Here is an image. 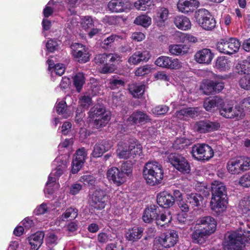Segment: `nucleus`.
<instances>
[{
    "instance_id": "3c124183",
    "label": "nucleus",
    "mask_w": 250,
    "mask_h": 250,
    "mask_svg": "<svg viewBox=\"0 0 250 250\" xmlns=\"http://www.w3.org/2000/svg\"><path fill=\"white\" fill-rule=\"evenodd\" d=\"M231 113L233 115L232 117L229 118V119H233L236 118L237 119L241 118L245 116V113L244 110L240 106H235L233 107L232 106L231 107Z\"/></svg>"
},
{
    "instance_id": "6ab92c4d",
    "label": "nucleus",
    "mask_w": 250,
    "mask_h": 250,
    "mask_svg": "<svg viewBox=\"0 0 250 250\" xmlns=\"http://www.w3.org/2000/svg\"><path fill=\"white\" fill-rule=\"evenodd\" d=\"M53 165L56 166V168L54 169L49 176L53 178H55V181L61 175H62L67 166V163L66 159L64 160L63 157H57L53 162Z\"/></svg>"
},
{
    "instance_id": "37998d69",
    "label": "nucleus",
    "mask_w": 250,
    "mask_h": 250,
    "mask_svg": "<svg viewBox=\"0 0 250 250\" xmlns=\"http://www.w3.org/2000/svg\"><path fill=\"white\" fill-rule=\"evenodd\" d=\"M134 22L137 25L147 27L151 24V19L146 15H142L136 17Z\"/></svg>"
},
{
    "instance_id": "72a5a7b5",
    "label": "nucleus",
    "mask_w": 250,
    "mask_h": 250,
    "mask_svg": "<svg viewBox=\"0 0 250 250\" xmlns=\"http://www.w3.org/2000/svg\"><path fill=\"white\" fill-rule=\"evenodd\" d=\"M203 200V197L200 194L194 193L187 194L186 201L192 208L201 206Z\"/></svg>"
},
{
    "instance_id": "4be33fe9",
    "label": "nucleus",
    "mask_w": 250,
    "mask_h": 250,
    "mask_svg": "<svg viewBox=\"0 0 250 250\" xmlns=\"http://www.w3.org/2000/svg\"><path fill=\"white\" fill-rule=\"evenodd\" d=\"M178 240V235L175 230H171L166 234L165 237H160L159 239L161 245L165 248H170L174 246Z\"/></svg>"
},
{
    "instance_id": "58836bf2",
    "label": "nucleus",
    "mask_w": 250,
    "mask_h": 250,
    "mask_svg": "<svg viewBox=\"0 0 250 250\" xmlns=\"http://www.w3.org/2000/svg\"><path fill=\"white\" fill-rule=\"evenodd\" d=\"M58 187L59 185L55 182V178H53L51 176H49L44 189L45 194H48L49 195H52Z\"/></svg>"
},
{
    "instance_id": "9b49d317",
    "label": "nucleus",
    "mask_w": 250,
    "mask_h": 250,
    "mask_svg": "<svg viewBox=\"0 0 250 250\" xmlns=\"http://www.w3.org/2000/svg\"><path fill=\"white\" fill-rule=\"evenodd\" d=\"M197 224L200 226L201 229L209 236L215 232L217 226L215 220L209 216L200 218L197 220Z\"/></svg>"
},
{
    "instance_id": "1a4fd4ad",
    "label": "nucleus",
    "mask_w": 250,
    "mask_h": 250,
    "mask_svg": "<svg viewBox=\"0 0 250 250\" xmlns=\"http://www.w3.org/2000/svg\"><path fill=\"white\" fill-rule=\"evenodd\" d=\"M155 63L158 66L173 70L180 69L183 67V63L179 59L167 56L159 57Z\"/></svg>"
},
{
    "instance_id": "473e14b6",
    "label": "nucleus",
    "mask_w": 250,
    "mask_h": 250,
    "mask_svg": "<svg viewBox=\"0 0 250 250\" xmlns=\"http://www.w3.org/2000/svg\"><path fill=\"white\" fill-rule=\"evenodd\" d=\"M56 109L58 114L62 115L64 118H67L70 116L73 111L70 106L67 107L64 101L57 102Z\"/></svg>"
},
{
    "instance_id": "de8ad7c7",
    "label": "nucleus",
    "mask_w": 250,
    "mask_h": 250,
    "mask_svg": "<svg viewBox=\"0 0 250 250\" xmlns=\"http://www.w3.org/2000/svg\"><path fill=\"white\" fill-rule=\"evenodd\" d=\"M228 41L230 54L237 52L240 47V42L235 38H230Z\"/></svg>"
},
{
    "instance_id": "4d7b16f0",
    "label": "nucleus",
    "mask_w": 250,
    "mask_h": 250,
    "mask_svg": "<svg viewBox=\"0 0 250 250\" xmlns=\"http://www.w3.org/2000/svg\"><path fill=\"white\" fill-rule=\"evenodd\" d=\"M239 183L242 187L244 188L250 187V171L244 174L239 178Z\"/></svg>"
},
{
    "instance_id": "052dcab7",
    "label": "nucleus",
    "mask_w": 250,
    "mask_h": 250,
    "mask_svg": "<svg viewBox=\"0 0 250 250\" xmlns=\"http://www.w3.org/2000/svg\"><path fill=\"white\" fill-rule=\"evenodd\" d=\"M50 209V208L45 203H42L38 206L34 210V213L36 215L42 214L47 212Z\"/></svg>"
},
{
    "instance_id": "a878e982",
    "label": "nucleus",
    "mask_w": 250,
    "mask_h": 250,
    "mask_svg": "<svg viewBox=\"0 0 250 250\" xmlns=\"http://www.w3.org/2000/svg\"><path fill=\"white\" fill-rule=\"evenodd\" d=\"M150 120L149 116L145 113L140 111L133 112L127 119L131 124H144Z\"/></svg>"
},
{
    "instance_id": "2f4dec72",
    "label": "nucleus",
    "mask_w": 250,
    "mask_h": 250,
    "mask_svg": "<svg viewBox=\"0 0 250 250\" xmlns=\"http://www.w3.org/2000/svg\"><path fill=\"white\" fill-rule=\"evenodd\" d=\"M143 231L141 227H134L128 230L125 234L126 238L128 241H136L142 237Z\"/></svg>"
},
{
    "instance_id": "412c9836",
    "label": "nucleus",
    "mask_w": 250,
    "mask_h": 250,
    "mask_svg": "<svg viewBox=\"0 0 250 250\" xmlns=\"http://www.w3.org/2000/svg\"><path fill=\"white\" fill-rule=\"evenodd\" d=\"M160 213L159 208L155 205H150L145 208L142 216L144 222L146 223H150L153 220H156L158 214Z\"/></svg>"
},
{
    "instance_id": "680f3d73",
    "label": "nucleus",
    "mask_w": 250,
    "mask_h": 250,
    "mask_svg": "<svg viewBox=\"0 0 250 250\" xmlns=\"http://www.w3.org/2000/svg\"><path fill=\"white\" fill-rule=\"evenodd\" d=\"M115 237L110 234H106L105 233H100L98 234V240L101 243H105L109 241H112Z\"/></svg>"
},
{
    "instance_id": "603ef678",
    "label": "nucleus",
    "mask_w": 250,
    "mask_h": 250,
    "mask_svg": "<svg viewBox=\"0 0 250 250\" xmlns=\"http://www.w3.org/2000/svg\"><path fill=\"white\" fill-rule=\"evenodd\" d=\"M78 216V210L76 208H67L65 212L62 215V219H67L70 218V219H73Z\"/></svg>"
},
{
    "instance_id": "f8f14e48",
    "label": "nucleus",
    "mask_w": 250,
    "mask_h": 250,
    "mask_svg": "<svg viewBox=\"0 0 250 250\" xmlns=\"http://www.w3.org/2000/svg\"><path fill=\"white\" fill-rule=\"evenodd\" d=\"M87 152L84 148L79 149L75 153L72 163V173H77L84 164L87 157Z\"/></svg>"
},
{
    "instance_id": "8fccbe9b",
    "label": "nucleus",
    "mask_w": 250,
    "mask_h": 250,
    "mask_svg": "<svg viewBox=\"0 0 250 250\" xmlns=\"http://www.w3.org/2000/svg\"><path fill=\"white\" fill-rule=\"evenodd\" d=\"M232 105L230 104L222 105L220 109V113L223 117L228 118L232 117V114L231 113V107Z\"/></svg>"
},
{
    "instance_id": "cd10ccee",
    "label": "nucleus",
    "mask_w": 250,
    "mask_h": 250,
    "mask_svg": "<svg viewBox=\"0 0 250 250\" xmlns=\"http://www.w3.org/2000/svg\"><path fill=\"white\" fill-rule=\"evenodd\" d=\"M44 233L42 231H38L28 238V241L31 250H38L43 242Z\"/></svg>"
},
{
    "instance_id": "39448f33",
    "label": "nucleus",
    "mask_w": 250,
    "mask_h": 250,
    "mask_svg": "<svg viewBox=\"0 0 250 250\" xmlns=\"http://www.w3.org/2000/svg\"><path fill=\"white\" fill-rule=\"evenodd\" d=\"M191 152L192 157L199 161H208L214 156V151L211 147L205 144L194 145Z\"/></svg>"
},
{
    "instance_id": "f3484780",
    "label": "nucleus",
    "mask_w": 250,
    "mask_h": 250,
    "mask_svg": "<svg viewBox=\"0 0 250 250\" xmlns=\"http://www.w3.org/2000/svg\"><path fill=\"white\" fill-rule=\"evenodd\" d=\"M228 202L226 198L211 197L210 202L211 209L217 214L225 211L227 208Z\"/></svg>"
},
{
    "instance_id": "4468645a",
    "label": "nucleus",
    "mask_w": 250,
    "mask_h": 250,
    "mask_svg": "<svg viewBox=\"0 0 250 250\" xmlns=\"http://www.w3.org/2000/svg\"><path fill=\"white\" fill-rule=\"evenodd\" d=\"M220 127V124L218 122L201 121L195 124L194 128L201 133H205L216 131Z\"/></svg>"
},
{
    "instance_id": "6e6552de",
    "label": "nucleus",
    "mask_w": 250,
    "mask_h": 250,
    "mask_svg": "<svg viewBox=\"0 0 250 250\" xmlns=\"http://www.w3.org/2000/svg\"><path fill=\"white\" fill-rule=\"evenodd\" d=\"M169 163L179 171L188 173L190 172V167L188 161L182 155L171 153L168 156Z\"/></svg>"
},
{
    "instance_id": "6e6d98bb",
    "label": "nucleus",
    "mask_w": 250,
    "mask_h": 250,
    "mask_svg": "<svg viewBox=\"0 0 250 250\" xmlns=\"http://www.w3.org/2000/svg\"><path fill=\"white\" fill-rule=\"evenodd\" d=\"M240 86L246 89H250V74H247L240 78L239 81Z\"/></svg>"
},
{
    "instance_id": "0e129e2a",
    "label": "nucleus",
    "mask_w": 250,
    "mask_h": 250,
    "mask_svg": "<svg viewBox=\"0 0 250 250\" xmlns=\"http://www.w3.org/2000/svg\"><path fill=\"white\" fill-rule=\"evenodd\" d=\"M177 220L179 223L186 225H189L192 223V220L188 218V215L185 213H179Z\"/></svg>"
},
{
    "instance_id": "393cba45",
    "label": "nucleus",
    "mask_w": 250,
    "mask_h": 250,
    "mask_svg": "<svg viewBox=\"0 0 250 250\" xmlns=\"http://www.w3.org/2000/svg\"><path fill=\"white\" fill-rule=\"evenodd\" d=\"M211 197H227V189L225 185L219 181H214L211 186Z\"/></svg>"
},
{
    "instance_id": "338daca9",
    "label": "nucleus",
    "mask_w": 250,
    "mask_h": 250,
    "mask_svg": "<svg viewBox=\"0 0 250 250\" xmlns=\"http://www.w3.org/2000/svg\"><path fill=\"white\" fill-rule=\"evenodd\" d=\"M109 83V87L111 89H114L116 88H119L120 86H124V82L121 80L112 79L110 80Z\"/></svg>"
},
{
    "instance_id": "bf43d9fd",
    "label": "nucleus",
    "mask_w": 250,
    "mask_h": 250,
    "mask_svg": "<svg viewBox=\"0 0 250 250\" xmlns=\"http://www.w3.org/2000/svg\"><path fill=\"white\" fill-rule=\"evenodd\" d=\"M249 63L247 61H243L242 62L238 63L236 66V68L238 73L241 74H247V72L248 71Z\"/></svg>"
},
{
    "instance_id": "79ce46f5",
    "label": "nucleus",
    "mask_w": 250,
    "mask_h": 250,
    "mask_svg": "<svg viewBox=\"0 0 250 250\" xmlns=\"http://www.w3.org/2000/svg\"><path fill=\"white\" fill-rule=\"evenodd\" d=\"M213 81L205 80L203 81L200 86V89L206 95L214 94Z\"/></svg>"
},
{
    "instance_id": "20e7f679",
    "label": "nucleus",
    "mask_w": 250,
    "mask_h": 250,
    "mask_svg": "<svg viewBox=\"0 0 250 250\" xmlns=\"http://www.w3.org/2000/svg\"><path fill=\"white\" fill-rule=\"evenodd\" d=\"M89 117L93 121L95 128H99L105 126L110 119V113L105 110L101 105H95L91 108Z\"/></svg>"
},
{
    "instance_id": "e433bc0d",
    "label": "nucleus",
    "mask_w": 250,
    "mask_h": 250,
    "mask_svg": "<svg viewBox=\"0 0 250 250\" xmlns=\"http://www.w3.org/2000/svg\"><path fill=\"white\" fill-rule=\"evenodd\" d=\"M239 207L243 213L250 217V196H245L240 201Z\"/></svg>"
},
{
    "instance_id": "9d476101",
    "label": "nucleus",
    "mask_w": 250,
    "mask_h": 250,
    "mask_svg": "<svg viewBox=\"0 0 250 250\" xmlns=\"http://www.w3.org/2000/svg\"><path fill=\"white\" fill-rule=\"evenodd\" d=\"M73 56L80 62H86L89 60L87 48L82 44L74 43L71 46Z\"/></svg>"
},
{
    "instance_id": "864d4df0",
    "label": "nucleus",
    "mask_w": 250,
    "mask_h": 250,
    "mask_svg": "<svg viewBox=\"0 0 250 250\" xmlns=\"http://www.w3.org/2000/svg\"><path fill=\"white\" fill-rule=\"evenodd\" d=\"M91 98L87 94H84L80 99V106L83 109H87L91 104Z\"/></svg>"
},
{
    "instance_id": "2eb2a0df",
    "label": "nucleus",
    "mask_w": 250,
    "mask_h": 250,
    "mask_svg": "<svg viewBox=\"0 0 250 250\" xmlns=\"http://www.w3.org/2000/svg\"><path fill=\"white\" fill-rule=\"evenodd\" d=\"M195 61L199 63L209 64L214 58V54L208 48H204L197 51L194 55Z\"/></svg>"
},
{
    "instance_id": "ea45409f",
    "label": "nucleus",
    "mask_w": 250,
    "mask_h": 250,
    "mask_svg": "<svg viewBox=\"0 0 250 250\" xmlns=\"http://www.w3.org/2000/svg\"><path fill=\"white\" fill-rule=\"evenodd\" d=\"M85 83V77L83 73H78L73 77V84L78 92H80Z\"/></svg>"
},
{
    "instance_id": "e2e57ef3",
    "label": "nucleus",
    "mask_w": 250,
    "mask_h": 250,
    "mask_svg": "<svg viewBox=\"0 0 250 250\" xmlns=\"http://www.w3.org/2000/svg\"><path fill=\"white\" fill-rule=\"evenodd\" d=\"M80 181L83 183L85 185L88 186H93L95 184V179L91 175H84L82 176L80 178Z\"/></svg>"
},
{
    "instance_id": "dca6fc26",
    "label": "nucleus",
    "mask_w": 250,
    "mask_h": 250,
    "mask_svg": "<svg viewBox=\"0 0 250 250\" xmlns=\"http://www.w3.org/2000/svg\"><path fill=\"white\" fill-rule=\"evenodd\" d=\"M113 146V143L110 141L102 140L97 142L94 146L92 153L93 157H101L104 152L108 151Z\"/></svg>"
},
{
    "instance_id": "5fc2aeb1",
    "label": "nucleus",
    "mask_w": 250,
    "mask_h": 250,
    "mask_svg": "<svg viewBox=\"0 0 250 250\" xmlns=\"http://www.w3.org/2000/svg\"><path fill=\"white\" fill-rule=\"evenodd\" d=\"M59 240L58 236L54 231H50L46 235V241L48 245H56Z\"/></svg>"
},
{
    "instance_id": "bb28decb",
    "label": "nucleus",
    "mask_w": 250,
    "mask_h": 250,
    "mask_svg": "<svg viewBox=\"0 0 250 250\" xmlns=\"http://www.w3.org/2000/svg\"><path fill=\"white\" fill-rule=\"evenodd\" d=\"M150 57L149 53L147 51H136L130 56L128 62L129 63L136 65L142 61H147Z\"/></svg>"
},
{
    "instance_id": "09e8293b",
    "label": "nucleus",
    "mask_w": 250,
    "mask_h": 250,
    "mask_svg": "<svg viewBox=\"0 0 250 250\" xmlns=\"http://www.w3.org/2000/svg\"><path fill=\"white\" fill-rule=\"evenodd\" d=\"M217 49L221 53L230 54L228 41L221 40L217 44Z\"/></svg>"
},
{
    "instance_id": "774afa93",
    "label": "nucleus",
    "mask_w": 250,
    "mask_h": 250,
    "mask_svg": "<svg viewBox=\"0 0 250 250\" xmlns=\"http://www.w3.org/2000/svg\"><path fill=\"white\" fill-rule=\"evenodd\" d=\"M46 45L48 50L50 52H53L57 49L58 46V43L56 40L51 39L47 41Z\"/></svg>"
},
{
    "instance_id": "c85d7f7f",
    "label": "nucleus",
    "mask_w": 250,
    "mask_h": 250,
    "mask_svg": "<svg viewBox=\"0 0 250 250\" xmlns=\"http://www.w3.org/2000/svg\"><path fill=\"white\" fill-rule=\"evenodd\" d=\"M223 100L219 97L216 96L213 98L207 99L204 103V107L207 111L214 110L216 107H220L223 104Z\"/></svg>"
},
{
    "instance_id": "aec40b11",
    "label": "nucleus",
    "mask_w": 250,
    "mask_h": 250,
    "mask_svg": "<svg viewBox=\"0 0 250 250\" xmlns=\"http://www.w3.org/2000/svg\"><path fill=\"white\" fill-rule=\"evenodd\" d=\"M108 7L112 12H122L129 9L130 4L128 0H111L108 3Z\"/></svg>"
},
{
    "instance_id": "c9c22d12",
    "label": "nucleus",
    "mask_w": 250,
    "mask_h": 250,
    "mask_svg": "<svg viewBox=\"0 0 250 250\" xmlns=\"http://www.w3.org/2000/svg\"><path fill=\"white\" fill-rule=\"evenodd\" d=\"M145 87L144 84L134 83L130 85L129 90L134 97L139 98L145 92Z\"/></svg>"
},
{
    "instance_id": "13d9d810",
    "label": "nucleus",
    "mask_w": 250,
    "mask_h": 250,
    "mask_svg": "<svg viewBox=\"0 0 250 250\" xmlns=\"http://www.w3.org/2000/svg\"><path fill=\"white\" fill-rule=\"evenodd\" d=\"M168 110V107L165 105H158L152 109V113L155 115H161L166 113Z\"/></svg>"
},
{
    "instance_id": "69168bd1",
    "label": "nucleus",
    "mask_w": 250,
    "mask_h": 250,
    "mask_svg": "<svg viewBox=\"0 0 250 250\" xmlns=\"http://www.w3.org/2000/svg\"><path fill=\"white\" fill-rule=\"evenodd\" d=\"M168 14V10L164 7L160 8L158 12V17L163 22L167 19Z\"/></svg>"
},
{
    "instance_id": "ddd939ff",
    "label": "nucleus",
    "mask_w": 250,
    "mask_h": 250,
    "mask_svg": "<svg viewBox=\"0 0 250 250\" xmlns=\"http://www.w3.org/2000/svg\"><path fill=\"white\" fill-rule=\"evenodd\" d=\"M108 197L104 190L98 189L95 191L91 198V204L95 208L102 209L105 207Z\"/></svg>"
},
{
    "instance_id": "4c0bfd02",
    "label": "nucleus",
    "mask_w": 250,
    "mask_h": 250,
    "mask_svg": "<svg viewBox=\"0 0 250 250\" xmlns=\"http://www.w3.org/2000/svg\"><path fill=\"white\" fill-rule=\"evenodd\" d=\"M94 22L95 20L91 16H82L80 18L81 27L85 30L92 28L94 26Z\"/></svg>"
},
{
    "instance_id": "b1692460",
    "label": "nucleus",
    "mask_w": 250,
    "mask_h": 250,
    "mask_svg": "<svg viewBox=\"0 0 250 250\" xmlns=\"http://www.w3.org/2000/svg\"><path fill=\"white\" fill-rule=\"evenodd\" d=\"M173 23L179 29L187 31L190 29L191 22L189 19L184 15H177L173 18Z\"/></svg>"
},
{
    "instance_id": "a211bd4d",
    "label": "nucleus",
    "mask_w": 250,
    "mask_h": 250,
    "mask_svg": "<svg viewBox=\"0 0 250 250\" xmlns=\"http://www.w3.org/2000/svg\"><path fill=\"white\" fill-rule=\"evenodd\" d=\"M199 5L197 0H179L177 7L179 12L188 13L193 11Z\"/></svg>"
},
{
    "instance_id": "7c9ffc66",
    "label": "nucleus",
    "mask_w": 250,
    "mask_h": 250,
    "mask_svg": "<svg viewBox=\"0 0 250 250\" xmlns=\"http://www.w3.org/2000/svg\"><path fill=\"white\" fill-rule=\"evenodd\" d=\"M172 219V217L169 211L167 210L164 212H161L160 211V213L158 214V216L157 217L156 222L158 225L165 227L168 226V224L170 223Z\"/></svg>"
},
{
    "instance_id": "f03ea898",
    "label": "nucleus",
    "mask_w": 250,
    "mask_h": 250,
    "mask_svg": "<svg viewBox=\"0 0 250 250\" xmlns=\"http://www.w3.org/2000/svg\"><path fill=\"white\" fill-rule=\"evenodd\" d=\"M117 156L120 159L135 158L142 152V147L138 141L131 139L127 143L120 142L116 150Z\"/></svg>"
},
{
    "instance_id": "0eeeda50",
    "label": "nucleus",
    "mask_w": 250,
    "mask_h": 250,
    "mask_svg": "<svg viewBox=\"0 0 250 250\" xmlns=\"http://www.w3.org/2000/svg\"><path fill=\"white\" fill-rule=\"evenodd\" d=\"M196 19L198 24L205 30H212L216 25L214 18L210 12L205 9L198 11L196 15Z\"/></svg>"
},
{
    "instance_id": "49530a36",
    "label": "nucleus",
    "mask_w": 250,
    "mask_h": 250,
    "mask_svg": "<svg viewBox=\"0 0 250 250\" xmlns=\"http://www.w3.org/2000/svg\"><path fill=\"white\" fill-rule=\"evenodd\" d=\"M152 70L150 65L146 64L138 67L135 71V75L138 77H142L149 74Z\"/></svg>"
},
{
    "instance_id": "a18cd8bd",
    "label": "nucleus",
    "mask_w": 250,
    "mask_h": 250,
    "mask_svg": "<svg viewBox=\"0 0 250 250\" xmlns=\"http://www.w3.org/2000/svg\"><path fill=\"white\" fill-rule=\"evenodd\" d=\"M119 39L123 40V37L118 35L112 34L103 41L102 47L104 49H108L111 46L115 41H118Z\"/></svg>"
},
{
    "instance_id": "a19ab883",
    "label": "nucleus",
    "mask_w": 250,
    "mask_h": 250,
    "mask_svg": "<svg viewBox=\"0 0 250 250\" xmlns=\"http://www.w3.org/2000/svg\"><path fill=\"white\" fill-rule=\"evenodd\" d=\"M134 7L138 10L145 11L153 5L151 0H138L134 2Z\"/></svg>"
},
{
    "instance_id": "5701e85b",
    "label": "nucleus",
    "mask_w": 250,
    "mask_h": 250,
    "mask_svg": "<svg viewBox=\"0 0 250 250\" xmlns=\"http://www.w3.org/2000/svg\"><path fill=\"white\" fill-rule=\"evenodd\" d=\"M157 203L160 206L165 208L172 207L175 203V199L167 191L160 192L157 197Z\"/></svg>"
},
{
    "instance_id": "423d86ee",
    "label": "nucleus",
    "mask_w": 250,
    "mask_h": 250,
    "mask_svg": "<svg viewBox=\"0 0 250 250\" xmlns=\"http://www.w3.org/2000/svg\"><path fill=\"white\" fill-rule=\"evenodd\" d=\"M131 172L130 169L125 172L116 167H111L106 171V176L108 181L117 186H120L126 181V176Z\"/></svg>"
},
{
    "instance_id": "c03bdc74",
    "label": "nucleus",
    "mask_w": 250,
    "mask_h": 250,
    "mask_svg": "<svg viewBox=\"0 0 250 250\" xmlns=\"http://www.w3.org/2000/svg\"><path fill=\"white\" fill-rule=\"evenodd\" d=\"M208 236L202 229H199L195 230L192 233V238L194 242L201 244L204 242V238Z\"/></svg>"
},
{
    "instance_id": "f257e3e1",
    "label": "nucleus",
    "mask_w": 250,
    "mask_h": 250,
    "mask_svg": "<svg viewBox=\"0 0 250 250\" xmlns=\"http://www.w3.org/2000/svg\"><path fill=\"white\" fill-rule=\"evenodd\" d=\"M143 176L146 183L150 186L161 183L164 177L161 165L156 161L147 162L143 168Z\"/></svg>"
},
{
    "instance_id": "f704fd0d",
    "label": "nucleus",
    "mask_w": 250,
    "mask_h": 250,
    "mask_svg": "<svg viewBox=\"0 0 250 250\" xmlns=\"http://www.w3.org/2000/svg\"><path fill=\"white\" fill-rule=\"evenodd\" d=\"M215 66L220 71H225L230 69L231 62L225 57H220L217 58Z\"/></svg>"
},
{
    "instance_id": "7ed1b4c3",
    "label": "nucleus",
    "mask_w": 250,
    "mask_h": 250,
    "mask_svg": "<svg viewBox=\"0 0 250 250\" xmlns=\"http://www.w3.org/2000/svg\"><path fill=\"white\" fill-rule=\"evenodd\" d=\"M227 169L232 175L240 174L250 169V158L237 157L229 159L227 164Z\"/></svg>"
},
{
    "instance_id": "c756f323",
    "label": "nucleus",
    "mask_w": 250,
    "mask_h": 250,
    "mask_svg": "<svg viewBox=\"0 0 250 250\" xmlns=\"http://www.w3.org/2000/svg\"><path fill=\"white\" fill-rule=\"evenodd\" d=\"M168 49L172 55H184L189 52L190 46L187 44H171L169 46Z\"/></svg>"
}]
</instances>
